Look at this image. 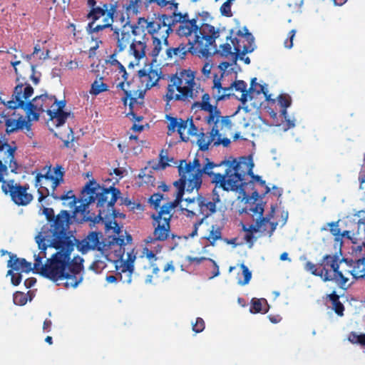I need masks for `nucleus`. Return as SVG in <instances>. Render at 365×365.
Wrapping results in <instances>:
<instances>
[{"label":"nucleus","mask_w":365,"mask_h":365,"mask_svg":"<svg viewBox=\"0 0 365 365\" xmlns=\"http://www.w3.org/2000/svg\"><path fill=\"white\" fill-rule=\"evenodd\" d=\"M144 28H145V26L140 25L138 23L137 25H133L132 42L147 44L149 38L145 33Z\"/></svg>","instance_id":"30"},{"label":"nucleus","mask_w":365,"mask_h":365,"mask_svg":"<svg viewBox=\"0 0 365 365\" xmlns=\"http://www.w3.org/2000/svg\"><path fill=\"white\" fill-rule=\"evenodd\" d=\"M36 282V279L34 277L28 278L24 281V285L26 288L33 287Z\"/></svg>","instance_id":"63"},{"label":"nucleus","mask_w":365,"mask_h":365,"mask_svg":"<svg viewBox=\"0 0 365 365\" xmlns=\"http://www.w3.org/2000/svg\"><path fill=\"white\" fill-rule=\"evenodd\" d=\"M209 259L210 258L205 257H191V256L186 257V261L190 264H195V265H199L202 262L209 260Z\"/></svg>","instance_id":"49"},{"label":"nucleus","mask_w":365,"mask_h":365,"mask_svg":"<svg viewBox=\"0 0 365 365\" xmlns=\"http://www.w3.org/2000/svg\"><path fill=\"white\" fill-rule=\"evenodd\" d=\"M64 169L60 165H56L51 168L49 166L44 174L38 173L35 178V187L38 188V202H42L48 195H51L55 200L62 201H68L67 205L70 208H73L78 202L77 197L72 190L60 193L58 187L63 182Z\"/></svg>","instance_id":"8"},{"label":"nucleus","mask_w":365,"mask_h":365,"mask_svg":"<svg viewBox=\"0 0 365 365\" xmlns=\"http://www.w3.org/2000/svg\"><path fill=\"white\" fill-rule=\"evenodd\" d=\"M139 83L142 84V87L145 91L150 89L152 87L156 86L160 80H163L164 75H161L158 69H152L150 68L148 70L140 69L138 71Z\"/></svg>","instance_id":"21"},{"label":"nucleus","mask_w":365,"mask_h":365,"mask_svg":"<svg viewBox=\"0 0 365 365\" xmlns=\"http://www.w3.org/2000/svg\"><path fill=\"white\" fill-rule=\"evenodd\" d=\"M197 207L198 208V213L202 216L200 220L202 221L212 215L216 211V205L215 202L208 200L206 197L201 195H198L197 198Z\"/></svg>","instance_id":"24"},{"label":"nucleus","mask_w":365,"mask_h":365,"mask_svg":"<svg viewBox=\"0 0 365 365\" xmlns=\"http://www.w3.org/2000/svg\"><path fill=\"white\" fill-rule=\"evenodd\" d=\"M1 190L3 193L9 196L11 200L18 206H26L33 200V195L29 192L28 184L21 185L14 180H5L3 178Z\"/></svg>","instance_id":"14"},{"label":"nucleus","mask_w":365,"mask_h":365,"mask_svg":"<svg viewBox=\"0 0 365 365\" xmlns=\"http://www.w3.org/2000/svg\"><path fill=\"white\" fill-rule=\"evenodd\" d=\"M163 199V195L160 193H155L153 194L150 198V202L153 203L155 205V207L157 208L160 206V202L161 200Z\"/></svg>","instance_id":"53"},{"label":"nucleus","mask_w":365,"mask_h":365,"mask_svg":"<svg viewBox=\"0 0 365 365\" xmlns=\"http://www.w3.org/2000/svg\"><path fill=\"white\" fill-rule=\"evenodd\" d=\"M182 212H186L185 215L188 217H192L194 216H200V214L198 213L197 207L195 209V206H190V207L182 209Z\"/></svg>","instance_id":"50"},{"label":"nucleus","mask_w":365,"mask_h":365,"mask_svg":"<svg viewBox=\"0 0 365 365\" xmlns=\"http://www.w3.org/2000/svg\"><path fill=\"white\" fill-rule=\"evenodd\" d=\"M0 101L1 103L6 106V108L0 113V128L5 127V131L7 134L23 129L24 127L26 130L30 131L31 126L30 120H26L22 118V115H16L15 110L17 108L10 107L11 100L6 102L0 98Z\"/></svg>","instance_id":"15"},{"label":"nucleus","mask_w":365,"mask_h":365,"mask_svg":"<svg viewBox=\"0 0 365 365\" xmlns=\"http://www.w3.org/2000/svg\"><path fill=\"white\" fill-rule=\"evenodd\" d=\"M197 40V43H191L188 40L187 43H181L177 47H170L166 50L168 58H175V61L185 59L188 53L199 57H208L213 55L217 50L206 48V46L200 44Z\"/></svg>","instance_id":"16"},{"label":"nucleus","mask_w":365,"mask_h":365,"mask_svg":"<svg viewBox=\"0 0 365 365\" xmlns=\"http://www.w3.org/2000/svg\"><path fill=\"white\" fill-rule=\"evenodd\" d=\"M196 71L187 68L180 69L175 73L164 75L163 81H166L165 93L163 101L168 106L170 102L190 103L197 101L199 95L204 94V89L195 81Z\"/></svg>","instance_id":"5"},{"label":"nucleus","mask_w":365,"mask_h":365,"mask_svg":"<svg viewBox=\"0 0 365 365\" xmlns=\"http://www.w3.org/2000/svg\"><path fill=\"white\" fill-rule=\"evenodd\" d=\"M7 275H10L11 276V283L14 286H17V285H19L21 283L22 277H21V274L20 273H16H16L13 272V269H9L7 272Z\"/></svg>","instance_id":"48"},{"label":"nucleus","mask_w":365,"mask_h":365,"mask_svg":"<svg viewBox=\"0 0 365 365\" xmlns=\"http://www.w3.org/2000/svg\"><path fill=\"white\" fill-rule=\"evenodd\" d=\"M10 259L8 261L7 267L13 270H21L24 272H29L32 270L31 263L27 262L24 258H19L16 255L8 252Z\"/></svg>","instance_id":"25"},{"label":"nucleus","mask_w":365,"mask_h":365,"mask_svg":"<svg viewBox=\"0 0 365 365\" xmlns=\"http://www.w3.org/2000/svg\"><path fill=\"white\" fill-rule=\"evenodd\" d=\"M296 31L292 29L289 32L288 38L284 41V46L287 48H291L293 46V38L295 36Z\"/></svg>","instance_id":"51"},{"label":"nucleus","mask_w":365,"mask_h":365,"mask_svg":"<svg viewBox=\"0 0 365 365\" xmlns=\"http://www.w3.org/2000/svg\"><path fill=\"white\" fill-rule=\"evenodd\" d=\"M278 103L282 107L281 115L286 119L287 118V108L290 106L292 103L291 97L288 94H280L278 96Z\"/></svg>","instance_id":"36"},{"label":"nucleus","mask_w":365,"mask_h":365,"mask_svg":"<svg viewBox=\"0 0 365 365\" xmlns=\"http://www.w3.org/2000/svg\"><path fill=\"white\" fill-rule=\"evenodd\" d=\"M240 267L242 271V274L244 276V280L242 282H240V283L242 285H245L249 283V282L251 279L252 277V272L249 270L248 267L245 264H242L240 265Z\"/></svg>","instance_id":"45"},{"label":"nucleus","mask_w":365,"mask_h":365,"mask_svg":"<svg viewBox=\"0 0 365 365\" xmlns=\"http://www.w3.org/2000/svg\"><path fill=\"white\" fill-rule=\"evenodd\" d=\"M169 124L168 125V135L174 133L176 129L178 130L180 118L175 117L168 116Z\"/></svg>","instance_id":"44"},{"label":"nucleus","mask_w":365,"mask_h":365,"mask_svg":"<svg viewBox=\"0 0 365 365\" xmlns=\"http://www.w3.org/2000/svg\"><path fill=\"white\" fill-rule=\"evenodd\" d=\"M48 115L51 120H52L56 126L58 127L63 125L71 113L70 112H59L53 110H48Z\"/></svg>","instance_id":"33"},{"label":"nucleus","mask_w":365,"mask_h":365,"mask_svg":"<svg viewBox=\"0 0 365 365\" xmlns=\"http://www.w3.org/2000/svg\"><path fill=\"white\" fill-rule=\"evenodd\" d=\"M359 216V219L358 221V224H359V225L364 226V230L365 232V211H360Z\"/></svg>","instance_id":"62"},{"label":"nucleus","mask_w":365,"mask_h":365,"mask_svg":"<svg viewBox=\"0 0 365 365\" xmlns=\"http://www.w3.org/2000/svg\"><path fill=\"white\" fill-rule=\"evenodd\" d=\"M175 10L171 16L166 14H159L161 19H165V24H169L170 33L173 31V27L179 23L176 29L177 34L179 36L188 37L194 34V40L191 43H197V40L206 46V48L217 50L216 39L220 36V29L215 26L203 23L200 25L197 24V18L189 19L188 14H184L180 12L177 13L178 4L171 3Z\"/></svg>","instance_id":"4"},{"label":"nucleus","mask_w":365,"mask_h":365,"mask_svg":"<svg viewBox=\"0 0 365 365\" xmlns=\"http://www.w3.org/2000/svg\"><path fill=\"white\" fill-rule=\"evenodd\" d=\"M27 302V299L24 294L21 292H16L14 294V302L16 305H24Z\"/></svg>","instance_id":"46"},{"label":"nucleus","mask_w":365,"mask_h":365,"mask_svg":"<svg viewBox=\"0 0 365 365\" xmlns=\"http://www.w3.org/2000/svg\"><path fill=\"white\" fill-rule=\"evenodd\" d=\"M117 88L121 89L125 94L122 98L124 104L126 105L127 101L130 100L129 106L130 108L137 103L138 98H143L145 90L142 87V84L135 80L120 81L117 84Z\"/></svg>","instance_id":"18"},{"label":"nucleus","mask_w":365,"mask_h":365,"mask_svg":"<svg viewBox=\"0 0 365 365\" xmlns=\"http://www.w3.org/2000/svg\"><path fill=\"white\" fill-rule=\"evenodd\" d=\"M343 237H346V238L350 240L354 244L356 243L357 239L355 236V234L349 230H345V231L342 232L341 239Z\"/></svg>","instance_id":"54"},{"label":"nucleus","mask_w":365,"mask_h":365,"mask_svg":"<svg viewBox=\"0 0 365 365\" xmlns=\"http://www.w3.org/2000/svg\"><path fill=\"white\" fill-rule=\"evenodd\" d=\"M164 150H162L160 153V163L161 165L162 168H165L169 165L168 162L173 160V159H170L168 155H164Z\"/></svg>","instance_id":"52"},{"label":"nucleus","mask_w":365,"mask_h":365,"mask_svg":"<svg viewBox=\"0 0 365 365\" xmlns=\"http://www.w3.org/2000/svg\"><path fill=\"white\" fill-rule=\"evenodd\" d=\"M116 69L118 72V76L120 75L121 78L123 79L122 81H126L128 79V73L125 70V68L121 64Z\"/></svg>","instance_id":"56"},{"label":"nucleus","mask_w":365,"mask_h":365,"mask_svg":"<svg viewBox=\"0 0 365 365\" xmlns=\"http://www.w3.org/2000/svg\"><path fill=\"white\" fill-rule=\"evenodd\" d=\"M118 276L120 281L123 283L129 284L132 281V274L133 272V265L130 262H123L119 268H117Z\"/></svg>","instance_id":"27"},{"label":"nucleus","mask_w":365,"mask_h":365,"mask_svg":"<svg viewBox=\"0 0 365 365\" xmlns=\"http://www.w3.org/2000/svg\"><path fill=\"white\" fill-rule=\"evenodd\" d=\"M246 158L247 160L249 161L250 163L253 165V163H252V160L250 159H247V158ZM252 168H253V166L252 167ZM247 175H252L253 178L256 181H257L262 187H264L265 188V192H264L265 194L268 193L270 191V188L266 185L265 180H262L260 176H259V175H253V173L252 172V173H247L245 175L244 179H245V177ZM244 182H245V183L243 184V185H242V187H240V188H242L247 184L246 182H245V180H244ZM238 189H240V187Z\"/></svg>","instance_id":"43"},{"label":"nucleus","mask_w":365,"mask_h":365,"mask_svg":"<svg viewBox=\"0 0 365 365\" xmlns=\"http://www.w3.org/2000/svg\"><path fill=\"white\" fill-rule=\"evenodd\" d=\"M148 237H147L144 242L146 247L144 248L143 253L146 255V257L149 259H156L155 255L160 252L162 250V245L159 244V242H163L164 240H156L155 242H148Z\"/></svg>","instance_id":"29"},{"label":"nucleus","mask_w":365,"mask_h":365,"mask_svg":"<svg viewBox=\"0 0 365 365\" xmlns=\"http://www.w3.org/2000/svg\"><path fill=\"white\" fill-rule=\"evenodd\" d=\"M234 31H230V36L227 39H230L232 46L229 43H225L217 47V51L221 56L228 58L232 63H236L240 55L245 56L253 51L254 37L246 27L238 29L235 33L236 36L232 37Z\"/></svg>","instance_id":"9"},{"label":"nucleus","mask_w":365,"mask_h":365,"mask_svg":"<svg viewBox=\"0 0 365 365\" xmlns=\"http://www.w3.org/2000/svg\"><path fill=\"white\" fill-rule=\"evenodd\" d=\"M16 147H12L6 141L0 138V181L8 175V168L11 172L17 173L18 164L14 158Z\"/></svg>","instance_id":"17"},{"label":"nucleus","mask_w":365,"mask_h":365,"mask_svg":"<svg viewBox=\"0 0 365 365\" xmlns=\"http://www.w3.org/2000/svg\"><path fill=\"white\" fill-rule=\"evenodd\" d=\"M108 90L107 84L103 82V78L101 77L96 79L91 85L90 93L92 95H98L103 91Z\"/></svg>","instance_id":"35"},{"label":"nucleus","mask_w":365,"mask_h":365,"mask_svg":"<svg viewBox=\"0 0 365 365\" xmlns=\"http://www.w3.org/2000/svg\"><path fill=\"white\" fill-rule=\"evenodd\" d=\"M249 91H250L251 96H253L255 92H256L257 94H260L262 93L266 96L267 100L269 99V96H267V91L265 89L264 86L257 83L256 78H253L251 80Z\"/></svg>","instance_id":"37"},{"label":"nucleus","mask_w":365,"mask_h":365,"mask_svg":"<svg viewBox=\"0 0 365 365\" xmlns=\"http://www.w3.org/2000/svg\"><path fill=\"white\" fill-rule=\"evenodd\" d=\"M347 258H341L336 253L324 255L317 264L307 261L304 269L314 276L319 277L324 282H334L342 289H347L349 272L346 269Z\"/></svg>","instance_id":"6"},{"label":"nucleus","mask_w":365,"mask_h":365,"mask_svg":"<svg viewBox=\"0 0 365 365\" xmlns=\"http://www.w3.org/2000/svg\"><path fill=\"white\" fill-rule=\"evenodd\" d=\"M188 119L187 120H182V118H180L178 128V133L180 135V138L184 142L188 141V136H186L185 135V130H187L188 128Z\"/></svg>","instance_id":"40"},{"label":"nucleus","mask_w":365,"mask_h":365,"mask_svg":"<svg viewBox=\"0 0 365 365\" xmlns=\"http://www.w3.org/2000/svg\"><path fill=\"white\" fill-rule=\"evenodd\" d=\"M56 108L53 109V111H59V112H64L63 108L66 106V101H58L56 103L54 106Z\"/></svg>","instance_id":"58"},{"label":"nucleus","mask_w":365,"mask_h":365,"mask_svg":"<svg viewBox=\"0 0 365 365\" xmlns=\"http://www.w3.org/2000/svg\"><path fill=\"white\" fill-rule=\"evenodd\" d=\"M181 202H176L175 199L173 202L163 205L158 215H153V232L148 236V242H155L156 240H166L170 235V219L172 217L171 211L176 207Z\"/></svg>","instance_id":"12"},{"label":"nucleus","mask_w":365,"mask_h":365,"mask_svg":"<svg viewBox=\"0 0 365 365\" xmlns=\"http://www.w3.org/2000/svg\"><path fill=\"white\" fill-rule=\"evenodd\" d=\"M85 193L88 196L82 200L80 205H76L73 207L72 215L67 210H61L56 215L53 208L43 207V214L47 223L35 237L40 252L34 255V269L54 282L66 280L64 286L66 288H75L83 280V259L79 256L71 259V252L75 247V238L68 232L71 218L78 223L93 221L87 209L96 200L99 220L109 215L114 217L118 216L114 205L120 195L119 189L113 186L101 187L96 181L91 180L82 191L83 197Z\"/></svg>","instance_id":"1"},{"label":"nucleus","mask_w":365,"mask_h":365,"mask_svg":"<svg viewBox=\"0 0 365 365\" xmlns=\"http://www.w3.org/2000/svg\"><path fill=\"white\" fill-rule=\"evenodd\" d=\"M191 108L207 112L208 115L205 118V121L208 125H212L209 133H205L202 131L197 133L198 129L195 125L192 119H188L189 123L186 136H188V138L190 136H197L196 143L199 150L206 151L212 144V146L222 145L224 147H228L230 144V140L226 137H222L225 133H221V131L224 128L231 130L232 122L230 116L221 115V112L217 107V105L210 103V94L204 93L202 95L201 101L193 102Z\"/></svg>","instance_id":"3"},{"label":"nucleus","mask_w":365,"mask_h":365,"mask_svg":"<svg viewBox=\"0 0 365 365\" xmlns=\"http://www.w3.org/2000/svg\"><path fill=\"white\" fill-rule=\"evenodd\" d=\"M268 309L269 306L265 299L253 298L251 300V307L250 308V312L252 314H257L260 312L267 313L268 312Z\"/></svg>","instance_id":"32"},{"label":"nucleus","mask_w":365,"mask_h":365,"mask_svg":"<svg viewBox=\"0 0 365 365\" xmlns=\"http://www.w3.org/2000/svg\"><path fill=\"white\" fill-rule=\"evenodd\" d=\"M217 187H215V188L212 190V202H215V204L216 205L217 202H219L220 201V195L217 191ZM218 188H220L218 187Z\"/></svg>","instance_id":"64"},{"label":"nucleus","mask_w":365,"mask_h":365,"mask_svg":"<svg viewBox=\"0 0 365 365\" xmlns=\"http://www.w3.org/2000/svg\"><path fill=\"white\" fill-rule=\"evenodd\" d=\"M202 222H203L202 220H200L197 221L196 222H195V224L193 225V230L192 231L191 233L189 234V236L190 237H194L195 235H197L198 227L202 223Z\"/></svg>","instance_id":"59"},{"label":"nucleus","mask_w":365,"mask_h":365,"mask_svg":"<svg viewBox=\"0 0 365 365\" xmlns=\"http://www.w3.org/2000/svg\"><path fill=\"white\" fill-rule=\"evenodd\" d=\"M326 299L331 304V309L338 317L344 315L345 307L340 301V297L336 291H333L331 294L326 296Z\"/></svg>","instance_id":"28"},{"label":"nucleus","mask_w":365,"mask_h":365,"mask_svg":"<svg viewBox=\"0 0 365 365\" xmlns=\"http://www.w3.org/2000/svg\"><path fill=\"white\" fill-rule=\"evenodd\" d=\"M180 179L174 182L173 185L176 187L177 191L175 193L176 202H182V197L185 193V189L186 185L188 183L187 175L185 173H179Z\"/></svg>","instance_id":"31"},{"label":"nucleus","mask_w":365,"mask_h":365,"mask_svg":"<svg viewBox=\"0 0 365 365\" xmlns=\"http://www.w3.org/2000/svg\"><path fill=\"white\" fill-rule=\"evenodd\" d=\"M205 327V321L201 317H197L195 323L192 324V331L195 333L202 332Z\"/></svg>","instance_id":"47"},{"label":"nucleus","mask_w":365,"mask_h":365,"mask_svg":"<svg viewBox=\"0 0 365 365\" xmlns=\"http://www.w3.org/2000/svg\"><path fill=\"white\" fill-rule=\"evenodd\" d=\"M114 227H113V232L118 235V237H114L111 241L109 242L110 246L118 245L120 247V251L121 249L128 243H131L132 237L130 235L127 234L126 232V239L125 240L123 235H120V233L122 232L121 227L115 221L113 222Z\"/></svg>","instance_id":"26"},{"label":"nucleus","mask_w":365,"mask_h":365,"mask_svg":"<svg viewBox=\"0 0 365 365\" xmlns=\"http://www.w3.org/2000/svg\"><path fill=\"white\" fill-rule=\"evenodd\" d=\"M108 29H110V30L113 31L112 36L116 39V46L118 51H123L128 45L130 46L132 42L133 25L125 24L120 29V33L118 29L113 27V24Z\"/></svg>","instance_id":"19"},{"label":"nucleus","mask_w":365,"mask_h":365,"mask_svg":"<svg viewBox=\"0 0 365 365\" xmlns=\"http://www.w3.org/2000/svg\"><path fill=\"white\" fill-rule=\"evenodd\" d=\"M31 74L30 76L31 80L33 81V83L35 85H37L39 83V77L36 76V66L34 65H31Z\"/></svg>","instance_id":"57"},{"label":"nucleus","mask_w":365,"mask_h":365,"mask_svg":"<svg viewBox=\"0 0 365 365\" xmlns=\"http://www.w3.org/2000/svg\"><path fill=\"white\" fill-rule=\"evenodd\" d=\"M267 223V218L262 217L259 221L256 222L255 225H251L248 230L249 232L254 233L257 232L259 231L264 232L266 231V224Z\"/></svg>","instance_id":"42"},{"label":"nucleus","mask_w":365,"mask_h":365,"mask_svg":"<svg viewBox=\"0 0 365 365\" xmlns=\"http://www.w3.org/2000/svg\"><path fill=\"white\" fill-rule=\"evenodd\" d=\"M222 238L221 229L219 227L212 226V230L206 239L210 242L211 245H214L215 242Z\"/></svg>","instance_id":"39"},{"label":"nucleus","mask_w":365,"mask_h":365,"mask_svg":"<svg viewBox=\"0 0 365 365\" xmlns=\"http://www.w3.org/2000/svg\"><path fill=\"white\" fill-rule=\"evenodd\" d=\"M125 9L128 12L137 14L140 10L147 9L151 3H156L163 7L171 4L173 0H125Z\"/></svg>","instance_id":"22"},{"label":"nucleus","mask_w":365,"mask_h":365,"mask_svg":"<svg viewBox=\"0 0 365 365\" xmlns=\"http://www.w3.org/2000/svg\"><path fill=\"white\" fill-rule=\"evenodd\" d=\"M339 221L331 222L327 224V226L330 227L331 233L334 236V240L336 243H342L341 235L340 228L339 227Z\"/></svg>","instance_id":"38"},{"label":"nucleus","mask_w":365,"mask_h":365,"mask_svg":"<svg viewBox=\"0 0 365 365\" xmlns=\"http://www.w3.org/2000/svg\"><path fill=\"white\" fill-rule=\"evenodd\" d=\"M99 232H91L79 244L80 250L83 252L89 250H101V243L100 242Z\"/></svg>","instance_id":"23"},{"label":"nucleus","mask_w":365,"mask_h":365,"mask_svg":"<svg viewBox=\"0 0 365 365\" xmlns=\"http://www.w3.org/2000/svg\"><path fill=\"white\" fill-rule=\"evenodd\" d=\"M165 19H161L159 15H155L150 20L145 18H139L138 24L145 26L148 34L152 36L153 49L150 55L155 58L158 56L162 48V41L168 43V38L170 34L169 24H165Z\"/></svg>","instance_id":"11"},{"label":"nucleus","mask_w":365,"mask_h":365,"mask_svg":"<svg viewBox=\"0 0 365 365\" xmlns=\"http://www.w3.org/2000/svg\"><path fill=\"white\" fill-rule=\"evenodd\" d=\"M205 160L202 168L197 158H195L192 163H187L185 160L180 161L178 173L189 175L187 192H191L194 189L198 190L202 185L203 175H207L212 183L224 190H237L245 183V175L252 173V164L245 157L241 158L239 161L225 160L219 164L210 161L209 158H205Z\"/></svg>","instance_id":"2"},{"label":"nucleus","mask_w":365,"mask_h":365,"mask_svg":"<svg viewBox=\"0 0 365 365\" xmlns=\"http://www.w3.org/2000/svg\"><path fill=\"white\" fill-rule=\"evenodd\" d=\"M34 88L29 83L17 84L12 95V98L9 103L11 108H20L26 111L28 118L32 115V120H38L39 113L53 110L57 102L55 96L48 95L45 93L36 96L32 101H26L33 94Z\"/></svg>","instance_id":"7"},{"label":"nucleus","mask_w":365,"mask_h":365,"mask_svg":"<svg viewBox=\"0 0 365 365\" xmlns=\"http://www.w3.org/2000/svg\"><path fill=\"white\" fill-rule=\"evenodd\" d=\"M254 213L259 214V218H262L264 212V206L261 203L255 204V207L250 209Z\"/></svg>","instance_id":"55"},{"label":"nucleus","mask_w":365,"mask_h":365,"mask_svg":"<svg viewBox=\"0 0 365 365\" xmlns=\"http://www.w3.org/2000/svg\"><path fill=\"white\" fill-rule=\"evenodd\" d=\"M247 83L242 80L234 81L230 86L222 87L221 78H218L217 74H215L213 77V86H212V96L215 100V104L217 106L219 101L229 98L231 96L230 91L235 89L236 91L241 93L238 99L245 104L247 100L253 98V96L250 95L249 89L247 88Z\"/></svg>","instance_id":"13"},{"label":"nucleus","mask_w":365,"mask_h":365,"mask_svg":"<svg viewBox=\"0 0 365 365\" xmlns=\"http://www.w3.org/2000/svg\"><path fill=\"white\" fill-rule=\"evenodd\" d=\"M349 262H346V269L349 272L347 276L348 284L347 287L351 284L350 282L351 277L354 279H365V254L361 258L358 259H349Z\"/></svg>","instance_id":"20"},{"label":"nucleus","mask_w":365,"mask_h":365,"mask_svg":"<svg viewBox=\"0 0 365 365\" xmlns=\"http://www.w3.org/2000/svg\"><path fill=\"white\" fill-rule=\"evenodd\" d=\"M87 5L91 10L86 15L90 20L86 26L88 34H98L100 31L111 26L113 16L116 12V4H103V6H97L96 0H87Z\"/></svg>","instance_id":"10"},{"label":"nucleus","mask_w":365,"mask_h":365,"mask_svg":"<svg viewBox=\"0 0 365 365\" xmlns=\"http://www.w3.org/2000/svg\"><path fill=\"white\" fill-rule=\"evenodd\" d=\"M231 66V63L229 62H222L219 66L218 68L222 71L221 76H223V75L225 73L226 70Z\"/></svg>","instance_id":"60"},{"label":"nucleus","mask_w":365,"mask_h":365,"mask_svg":"<svg viewBox=\"0 0 365 365\" xmlns=\"http://www.w3.org/2000/svg\"><path fill=\"white\" fill-rule=\"evenodd\" d=\"M348 340L352 344H360L365 346V334H357L355 331H351L348 336Z\"/></svg>","instance_id":"41"},{"label":"nucleus","mask_w":365,"mask_h":365,"mask_svg":"<svg viewBox=\"0 0 365 365\" xmlns=\"http://www.w3.org/2000/svg\"><path fill=\"white\" fill-rule=\"evenodd\" d=\"M147 44L131 42L130 46V53L133 55L138 61L143 58L146 56Z\"/></svg>","instance_id":"34"},{"label":"nucleus","mask_w":365,"mask_h":365,"mask_svg":"<svg viewBox=\"0 0 365 365\" xmlns=\"http://www.w3.org/2000/svg\"><path fill=\"white\" fill-rule=\"evenodd\" d=\"M212 66L209 63H206L202 68V72L205 76H208L210 73Z\"/></svg>","instance_id":"61"}]
</instances>
